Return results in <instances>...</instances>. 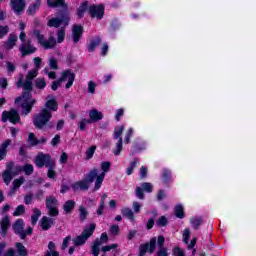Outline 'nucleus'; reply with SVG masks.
I'll return each mask as SVG.
<instances>
[{"instance_id": "2f4dec72", "label": "nucleus", "mask_w": 256, "mask_h": 256, "mask_svg": "<svg viewBox=\"0 0 256 256\" xmlns=\"http://www.w3.org/2000/svg\"><path fill=\"white\" fill-rule=\"evenodd\" d=\"M49 7H67L65 0H48Z\"/></svg>"}, {"instance_id": "052dcab7", "label": "nucleus", "mask_w": 256, "mask_h": 256, "mask_svg": "<svg viewBox=\"0 0 256 256\" xmlns=\"http://www.w3.org/2000/svg\"><path fill=\"white\" fill-rule=\"evenodd\" d=\"M97 87V84L95 82L90 81L88 83V93H91L92 95L95 93V88Z\"/></svg>"}, {"instance_id": "6ab92c4d", "label": "nucleus", "mask_w": 256, "mask_h": 256, "mask_svg": "<svg viewBox=\"0 0 256 256\" xmlns=\"http://www.w3.org/2000/svg\"><path fill=\"white\" fill-rule=\"evenodd\" d=\"M20 51L22 53V57H25V55H31V53H35V51H37V48L31 45V41H28L27 43L21 45Z\"/></svg>"}, {"instance_id": "6e6d98bb", "label": "nucleus", "mask_w": 256, "mask_h": 256, "mask_svg": "<svg viewBox=\"0 0 256 256\" xmlns=\"http://www.w3.org/2000/svg\"><path fill=\"white\" fill-rule=\"evenodd\" d=\"M132 135H133V128H130V129H128V131H127V133L125 135L124 143L129 144L130 141H131Z\"/></svg>"}, {"instance_id": "7ed1b4c3", "label": "nucleus", "mask_w": 256, "mask_h": 256, "mask_svg": "<svg viewBox=\"0 0 256 256\" xmlns=\"http://www.w3.org/2000/svg\"><path fill=\"white\" fill-rule=\"evenodd\" d=\"M65 81H67L65 88L70 89V87L73 86V81H75V74H73V72L70 70L64 71L61 78L52 83V91H57V89L61 87V83H65Z\"/></svg>"}, {"instance_id": "4c0bfd02", "label": "nucleus", "mask_w": 256, "mask_h": 256, "mask_svg": "<svg viewBox=\"0 0 256 256\" xmlns=\"http://www.w3.org/2000/svg\"><path fill=\"white\" fill-rule=\"evenodd\" d=\"M79 213L80 221H85V219H87V215H89L87 208H85L84 206L79 207Z\"/></svg>"}, {"instance_id": "f03ea898", "label": "nucleus", "mask_w": 256, "mask_h": 256, "mask_svg": "<svg viewBox=\"0 0 256 256\" xmlns=\"http://www.w3.org/2000/svg\"><path fill=\"white\" fill-rule=\"evenodd\" d=\"M100 167L101 170L93 168L89 172L90 181H95L94 191H99V189H101V185H103V181L105 180V174L109 173V169H111V162H102Z\"/></svg>"}, {"instance_id": "0e129e2a", "label": "nucleus", "mask_w": 256, "mask_h": 256, "mask_svg": "<svg viewBox=\"0 0 256 256\" xmlns=\"http://www.w3.org/2000/svg\"><path fill=\"white\" fill-rule=\"evenodd\" d=\"M157 256H169V252H167V248H160L156 253Z\"/></svg>"}, {"instance_id": "6e6552de", "label": "nucleus", "mask_w": 256, "mask_h": 256, "mask_svg": "<svg viewBox=\"0 0 256 256\" xmlns=\"http://www.w3.org/2000/svg\"><path fill=\"white\" fill-rule=\"evenodd\" d=\"M34 163L36 167H39V169L43 167H53L55 165V161L51 159V155L44 154L43 152L38 153L35 157Z\"/></svg>"}, {"instance_id": "5701e85b", "label": "nucleus", "mask_w": 256, "mask_h": 256, "mask_svg": "<svg viewBox=\"0 0 256 256\" xmlns=\"http://www.w3.org/2000/svg\"><path fill=\"white\" fill-rule=\"evenodd\" d=\"M91 123H97V121H101L103 119V113L99 112L97 109H92L89 113Z\"/></svg>"}, {"instance_id": "4468645a", "label": "nucleus", "mask_w": 256, "mask_h": 256, "mask_svg": "<svg viewBox=\"0 0 256 256\" xmlns=\"http://www.w3.org/2000/svg\"><path fill=\"white\" fill-rule=\"evenodd\" d=\"M19 113L16 110H11L10 112L4 111L2 113V121L6 123V121H10V123H19Z\"/></svg>"}, {"instance_id": "09e8293b", "label": "nucleus", "mask_w": 256, "mask_h": 256, "mask_svg": "<svg viewBox=\"0 0 256 256\" xmlns=\"http://www.w3.org/2000/svg\"><path fill=\"white\" fill-rule=\"evenodd\" d=\"M182 236H183V241L186 244H188L189 239L191 238V231H189V228L184 229Z\"/></svg>"}, {"instance_id": "20e7f679", "label": "nucleus", "mask_w": 256, "mask_h": 256, "mask_svg": "<svg viewBox=\"0 0 256 256\" xmlns=\"http://www.w3.org/2000/svg\"><path fill=\"white\" fill-rule=\"evenodd\" d=\"M21 173V166H15L13 162H8L6 164V170L3 172L2 177L4 179V183L9 185L13 180V177L19 175Z\"/></svg>"}, {"instance_id": "72a5a7b5", "label": "nucleus", "mask_w": 256, "mask_h": 256, "mask_svg": "<svg viewBox=\"0 0 256 256\" xmlns=\"http://www.w3.org/2000/svg\"><path fill=\"white\" fill-rule=\"evenodd\" d=\"M123 217H127L128 219H130V221H135V216L133 214V210L130 208H124L121 211Z\"/></svg>"}, {"instance_id": "393cba45", "label": "nucleus", "mask_w": 256, "mask_h": 256, "mask_svg": "<svg viewBox=\"0 0 256 256\" xmlns=\"http://www.w3.org/2000/svg\"><path fill=\"white\" fill-rule=\"evenodd\" d=\"M47 140L45 138H41L40 140L35 137V134L30 133L28 136V143L31 147H35V145H39L41 143H46Z\"/></svg>"}, {"instance_id": "f3484780", "label": "nucleus", "mask_w": 256, "mask_h": 256, "mask_svg": "<svg viewBox=\"0 0 256 256\" xmlns=\"http://www.w3.org/2000/svg\"><path fill=\"white\" fill-rule=\"evenodd\" d=\"M61 25L67 26L69 25V19L65 18V16H62L60 18H51L48 21V27H61Z\"/></svg>"}, {"instance_id": "423d86ee", "label": "nucleus", "mask_w": 256, "mask_h": 256, "mask_svg": "<svg viewBox=\"0 0 256 256\" xmlns=\"http://www.w3.org/2000/svg\"><path fill=\"white\" fill-rule=\"evenodd\" d=\"M123 131H125V126L123 125L116 126L114 129V139L117 142L115 144L113 153L116 156L121 155V152L123 151V138L121 137V135H123Z\"/></svg>"}, {"instance_id": "3c124183", "label": "nucleus", "mask_w": 256, "mask_h": 256, "mask_svg": "<svg viewBox=\"0 0 256 256\" xmlns=\"http://www.w3.org/2000/svg\"><path fill=\"white\" fill-rule=\"evenodd\" d=\"M172 255H174V256H185V252L179 246H176L172 250Z\"/></svg>"}, {"instance_id": "bb28decb", "label": "nucleus", "mask_w": 256, "mask_h": 256, "mask_svg": "<svg viewBox=\"0 0 256 256\" xmlns=\"http://www.w3.org/2000/svg\"><path fill=\"white\" fill-rule=\"evenodd\" d=\"M15 43H17V35L10 34L8 40L5 43V48L6 49H13V47H15Z\"/></svg>"}, {"instance_id": "69168bd1", "label": "nucleus", "mask_w": 256, "mask_h": 256, "mask_svg": "<svg viewBox=\"0 0 256 256\" xmlns=\"http://www.w3.org/2000/svg\"><path fill=\"white\" fill-rule=\"evenodd\" d=\"M132 207L134 209V213H140V211H141V204H139V202H133Z\"/></svg>"}, {"instance_id": "e433bc0d", "label": "nucleus", "mask_w": 256, "mask_h": 256, "mask_svg": "<svg viewBox=\"0 0 256 256\" xmlns=\"http://www.w3.org/2000/svg\"><path fill=\"white\" fill-rule=\"evenodd\" d=\"M41 7V1H36L34 4L30 5L28 8V13L30 15H33L35 11H39V8Z\"/></svg>"}, {"instance_id": "ddd939ff", "label": "nucleus", "mask_w": 256, "mask_h": 256, "mask_svg": "<svg viewBox=\"0 0 256 256\" xmlns=\"http://www.w3.org/2000/svg\"><path fill=\"white\" fill-rule=\"evenodd\" d=\"M109 241V237L107 236V233H102L100 240L96 239L92 245V255L99 256V251H101L100 247L103 245V243H107Z\"/></svg>"}, {"instance_id": "f704fd0d", "label": "nucleus", "mask_w": 256, "mask_h": 256, "mask_svg": "<svg viewBox=\"0 0 256 256\" xmlns=\"http://www.w3.org/2000/svg\"><path fill=\"white\" fill-rule=\"evenodd\" d=\"M63 209H64L65 213H71V211H73V209H75V201H73V200L66 201Z\"/></svg>"}, {"instance_id": "a211bd4d", "label": "nucleus", "mask_w": 256, "mask_h": 256, "mask_svg": "<svg viewBox=\"0 0 256 256\" xmlns=\"http://www.w3.org/2000/svg\"><path fill=\"white\" fill-rule=\"evenodd\" d=\"M11 7L16 15H21L25 9V0H12Z\"/></svg>"}, {"instance_id": "774afa93", "label": "nucleus", "mask_w": 256, "mask_h": 256, "mask_svg": "<svg viewBox=\"0 0 256 256\" xmlns=\"http://www.w3.org/2000/svg\"><path fill=\"white\" fill-rule=\"evenodd\" d=\"M140 177H141L142 179H145V177H147V167L142 166V167L140 168Z\"/></svg>"}, {"instance_id": "13d9d810", "label": "nucleus", "mask_w": 256, "mask_h": 256, "mask_svg": "<svg viewBox=\"0 0 256 256\" xmlns=\"http://www.w3.org/2000/svg\"><path fill=\"white\" fill-rule=\"evenodd\" d=\"M136 197L138 199H145V195L143 194V188L142 187H139V186L136 187Z\"/></svg>"}, {"instance_id": "4d7b16f0", "label": "nucleus", "mask_w": 256, "mask_h": 256, "mask_svg": "<svg viewBox=\"0 0 256 256\" xmlns=\"http://www.w3.org/2000/svg\"><path fill=\"white\" fill-rule=\"evenodd\" d=\"M156 225H159V227H165V225H167V218L165 216H161L157 220Z\"/></svg>"}, {"instance_id": "8fccbe9b", "label": "nucleus", "mask_w": 256, "mask_h": 256, "mask_svg": "<svg viewBox=\"0 0 256 256\" xmlns=\"http://www.w3.org/2000/svg\"><path fill=\"white\" fill-rule=\"evenodd\" d=\"M65 41V29L61 28L57 33V43Z\"/></svg>"}, {"instance_id": "680f3d73", "label": "nucleus", "mask_w": 256, "mask_h": 256, "mask_svg": "<svg viewBox=\"0 0 256 256\" xmlns=\"http://www.w3.org/2000/svg\"><path fill=\"white\" fill-rule=\"evenodd\" d=\"M162 175H163L164 183H167V181L171 179V171L167 169L163 170Z\"/></svg>"}, {"instance_id": "79ce46f5", "label": "nucleus", "mask_w": 256, "mask_h": 256, "mask_svg": "<svg viewBox=\"0 0 256 256\" xmlns=\"http://www.w3.org/2000/svg\"><path fill=\"white\" fill-rule=\"evenodd\" d=\"M97 150V146H91L86 150V159H93V155H95V151Z\"/></svg>"}, {"instance_id": "c9c22d12", "label": "nucleus", "mask_w": 256, "mask_h": 256, "mask_svg": "<svg viewBox=\"0 0 256 256\" xmlns=\"http://www.w3.org/2000/svg\"><path fill=\"white\" fill-rule=\"evenodd\" d=\"M105 199H107V194H103L101 197L100 205L97 209V215H103V210L105 209Z\"/></svg>"}, {"instance_id": "0eeeda50", "label": "nucleus", "mask_w": 256, "mask_h": 256, "mask_svg": "<svg viewBox=\"0 0 256 256\" xmlns=\"http://www.w3.org/2000/svg\"><path fill=\"white\" fill-rule=\"evenodd\" d=\"M95 224H90L88 227H86L82 234L79 236H76L73 239V243L74 245H76V247H79L81 245H85V243L87 242V239L89 237H91V235H93V233H95Z\"/></svg>"}, {"instance_id": "e2e57ef3", "label": "nucleus", "mask_w": 256, "mask_h": 256, "mask_svg": "<svg viewBox=\"0 0 256 256\" xmlns=\"http://www.w3.org/2000/svg\"><path fill=\"white\" fill-rule=\"evenodd\" d=\"M124 113H125V110L121 108L116 110V115H115L116 121H121V117H123Z\"/></svg>"}, {"instance_id": "864d4df0", "label": "nucleus", "mask_w": 256, "mask_h": 256, "mask_svg": "<svg viewBox=\"0 0 256 256\" xmlns=\"http://www.w3.org/2000/svg\"><path fill=\"white\" fill-rule=\"evenodd\" d=\"M117 247H119L118 244H110V245H107V246H103L101 248V251H103V253H107V251H111L112 249H117Z\"/></svg>"}, {"instance_id": "338daca9", "label": "nucleus", "mask_w": 256, "mask_h": 256, "mask_svg": "<svg viewBox=\"0 0 256 256\" xmlns=\"http://www.w3.org/2000/svg\"><path fill=\"white\" fill-rule=\"evenodd\" d=\"M110 233L112 235H118L119 234V226L112 225V227L110 228Z\"/></svg>"}, {"instance_id": "49530a36", "label": "nucleus", "mask_w": 256, "mask_h": 256, "mask_svg": "<svg viewBox=\"0 0 256 256\" xmlns=\"http://www.w3.org/2000/svg\"><path fill=\"white\" fill-rule=\"evenodd\" d=\"M49 67L50 69H53L54 71H57V69H59V66L57 65V59L51 57L49 58Z\"/></svg>"}, {"instance_id": "7c9ffc66", "label": "nucleus", "mask_w": 256, "mask_h": 256, "mask_svg": "<svg viewBox=\"0 0 256 256\" xmlns=\"http://www.w3.org/2000/svg\"><path fill=\"white\" fill-rule=\"evenodd\" d=\"M33 214L31 216L32 225H37V221H39V217H41V210L38 208H33Z\"/></svg>"}, {"instance_id": "37998d69", "label": "nucleus", "mask_w": 256, "mask_h": 256, "mask_svg": "<svg viewBox=\"0 0 256 256\" xmlns=\"http://www.w3.org/2000/svg\"><path fill=\"white\" fill-rule=\"evenodd\" d=\"M35 85L37 89H45V87H47V82H45V79L43 78H38L35 81Z\"/></svg>"}, {"instance_id": "bf43d9fd", "label": "nucleus", "mask_w": 256, "mask_h": 256, "mask_svg": "<svg viewBox=\"0 0 256 256\" xmlns=\"http://www.w3.org/2000/svg\"><path fill=\"white\" fill-rule=\"evenodd\" d=\"M7 33H9V27L0 26V39H3V37H5V35H7Z\"/></svg>"}, {"instance_id": "c756f323", "label": "nucleus", "mask_w": 256, "mask_h": 256, "mask_svg": "<svg viewBox=\"0 0 256 256\" xmlns=\"http://www.w3.org/2000/svg\"><path fill=\"white\" fill-rule=\"evenodd\" d=\"M99 45H101V38L96 37V38H94V39L90 42V44H89V46H88V51H89L90 53H93V51H95V48H96V47H99Z\"/></svg>"}, {"instance_id": "9b49d317", "label": "nucleus", "mask_w": 256, "mask_h": 256, "mask_svg": "<svg viewBox=\"0 0 256 256\" xmlns=\"http://www.w3.org/2000/svg\"><path fill=\"white\" fill-rule=\"evenodd\" d=\"M93 181L95 180H91V178H89L88 173L85 179L77 181L74 184H72V189L73 191H87V189H89V186L91 185V183H93Z\"/></svg>"}, {"instance_id": "412c9836", "label": "nucleus", "mask_w": 256, "mask_h": 256, "mask_svg": "<svg viewBox=\"0 0 256 256\" xmlns=\"http://www.w3.org/2000/svg\"><path fill=\"white\" fill-rule=\"evenodd\" d=\"M0 227H1V235L2 237H5L7 235V229L11 227V220L9 219V216H5L0 221Z\"/></svg>"}, {"instance_id": "aec40b11", "label": "nucleus", "mask_w": 256, "mask_h": 256, "mask_svg": "<svg viewBox=\"0 0 256 256\" xmlns=\"http://www.w3.org/2000/svg\"><path fill=\"white\" fill-rule=\"evenodd\" d=\"M45 107L47 111H57L59 109V106L57 104V100L55 99V96H48L47 101L45 103Z\"/></svg>"}, {"instance_id": "603ef678", "label": "nucleus", "mask_w": 256, "mask_h": 256, "mask_svg": "<svg viewBox=\"0 0 256 256\" xmlns=\"http://www.w3.org/2000/svg\"><path fill=\"white\" fill-rule=\"evenodd\" d=\"M91 120L89 119H83L81 122H80V125H79V129L80 131H85V129H87V124H91Z\"/></svg>"}, {"instance_id": "a19ab883", "label": "nucleus", "mask_w": 256, "mask_h": 256, "mask_svg": "<svg viewBox=\"0 0 256 256\" xmlns=\"http://www.w3.org/2000/svg\"><path fill=\"white\" fill-rule=\"evenodd\" d=\"M21 171H24L25 175H32L34 168L31 164H25L23 167H21Z\"/></svg>"}, {"instance_id": "a878e982", "label": "nucleus", "mask_w": 256, "mask_h": 256, "mask_svg": "<svg viewBox=\"0 0 256 256\" xmlns=\"http://www.w3.org/2000/svg\"><path fill=\"white\" fill-rule=\"evenodd\" d=\"M9 145H11V139H7L2 143L0 148V161H3V159L7 157V147H9Z\"/></svg>"}, {"instance_id": "de8ad7c7", "label": "nucleus", "mask_w": 256, "mask_h": 256, "mask_svg": "<svg viewBox=\"0 0 256 256\" xmlns=\"http://www.w3.org/2000/svg\"><path fill=\"white\" fill-rule=\"evenodd\" d=\"M48 168V173L47 176L49 177V179H55V177H57V173L55 172V162L54 165L52 167H47Z\"/></svg>"}, {"instance_id": "cd10ccee", "label": "nucleus", "mask_w": 256, "mask_h": 256, "mask_svg": "<svg viewBox=\"0 0 256 256\" xmlns=\"http://www.w3.org/2000/svg\"><path fill=\"white\" fill-rule=\"evenodd\" d=\"M145 149V142L137 140L133 143L132 153H137L138 151H143Z\"/></svg>"}, {"instance_id": "a18cd8bd", "label": "nucleus", "mask_w": 256, "mask_h": 256, "mask_svg": "<svg viewBox=\"0 0 256 256\" xmlns=\"http://www.w3.org/2000/svg\"><path fill=\"white\" fill-rule=\"evenodd\" d=\"M25 213V206L19 205L13 212L14 217H20V215H23Z\"/></svg>"}, {"instance_id": "2eb2a0df", "label": "nucleus", "mask_w": 256, "mask_h": 256, "mask_svg": "<svg viewBox=\"0 0 256 256\" xmlns=\"http://www.w3.org/2000/svg\"><path fill=\"white\" fill-rule=\"evenodd\" d=\"M89 11L91 17H96V19H103V15H105V7L103 4L90 6Z\"/></svg>"}, {"instance_id": "58836bf2", "label": "nucleus", "mask_w": 256, "mask_h": 256, "mask_svg": "<svg viewBox=\"0 0 256 256\" xmlns=\"http://www.w3.org/2000/svg\"><path fill=\"white\" fill-rule=\"evenodd\" d=\"M190 223L192 224V227L194 229H197L201 225V223H203V220L199 217H192L190 219Z\"/></svg>"}, {"instance_id": "f257e3e1", "label": "nucleus", "mask_w": 256, "mask_h": 256, "mask_svg": "<svg viewBox=\"0 0 256 256\" xmlns=\"http://www.w3.org/2000/svg\"><path fill=\"white\" fill-rule=\"evenodd\" d=\"M39 74V70L33 69L32 71L28 72L26 76V81L23 83V77H21L17 82V87H23L24 93L22 97H18L15 100V103H21V107L23 109V113L27 115L31 113V109H33V105L37 103V100L31 98V89L33 86V79L37 77Z\"/></svg>"}, {"instance_id": "473e14b6", "label": "nucleus", "mask_w": 256, "mask_h": 256, "mask_svg": "<svg viewBox=\"0 0 256 256\" xmlns=\"http://www.w3.org/2000/svg\"><path fill=\"white\" fill-rule=\"evenodd\" d=\"M87 7H89V3L87 1L83 2L79 8L77 9V16L81 19L85 12L87 11Z\"/></svg>"}, {"instance_id": "5fc2aeb1", "label": "nucleus", "mask_w": 256, "mask_h": 256, "mask_svg": "<svg viewBox=\"0 0 256 256\" xmlns=\"http://www.w3.org/2000/svg\"><path fill=\"white\" fill-rule=\"evenodd\" d=\"M142 189L147 193H151V191H153V185L149 182H144L142 183Z\"/></svg>"}, {"instance_id": "c85d7f7f", "label": "nucleus", "mask_w": 256, "mask_h": 256, "mask_svg": "<svg viewBox=\"0 0 256 256\" xmlns=\"http://www.w3.org/2000/svg\"><path fill=\"white\" fill-rule=\"evenodd\" d=\"M24 183H25V178L24 177H20L18 179H15L12 182V193H15L17 191V189H19V187H21Z\"/></svg>"}, {"instance_id": "b1692460", "label": "nucleus", "mask_w": 256, "mask_h": 256, "mask_svg": "<svg viewBox=\"0 0 256 256\" xmlns=\"http://www.w3.org/2000/svg\"><path fill=\"white\" fill-rule=\"evenodd\" d=\"M72 32L74 43H78V41L81 39V36L83 35V26H74Z\"/></svg>"}, {"instance_id": "1a4fd4ad", "label": "nucleus", "mask_w": 256, "mask_h": 256, "mask_svg": "<svg viewBox=\"0 0 256 256\" xmlns=\"http://www.w3.org/2000/svg\"><path fill=\"white\" fill-rule=\"evenodd\" d=\"M46 208L50 217H57L59 215V201L54 196L46 197Z\"/></svg>"}, {"instance_id": "c03bdc74", "label": "nucleus", "mask_w": 256, "mask_h": 256, "mask_svg": "<svg viewBox=\"0 0 256 256\" xmlns=\"http://www.w3.org/2000/svg\"><path fill=\"white\" fill-rule=\"evenodd\" d=\"M175 215L178 217V219H183L185 217V213L183 212V206L177 205L175 207Z\"/></svg>"}, {"instance_id": "ea45409f", "label": "nucleus", "mask_w": 256, "mask_h": 256, "mask_svg": "<svg viewBox=\"0 0 256 256\" xmlns=\"http://www.w3.org/2000/svg\"><path fill=\"white\" fill-rule=\"evenodd\" d=\"M16 249L20 256H27V248L21 243H16Z\"/></svg>"}, {"instance_id": "9d476101", "label": "nucleus", "mask_w": 256, "mask_h": 256, "mask_svg": "<svg viewBox=\"0 0 256 256\" xmlns=\"http://www.w3.org/2000/svg\"><path fill=\"white\" fill-rule=\"evenodd\" d=\"M36 39H38L40 45L45 49H53L57 45V41L51 36L48 40H45V37L39 33V31H34Z\"/></svg>"}, {"instance_id": "f8f14e48", "label": "nucleus", "mask_w": 256, "mask_h": 256, "mask_svg": "<svg viewBox=\"0 0 256 256\" xmlns=\"http://www.w3.org/2000/svg\"><path fill=\"white\" fill-rule=\"evenodd\" d=\"M156 245H157V238L156 237L151 238L149 243L142 244L140 246L139 256H145L147 251H148V253H150V255H153V253H155Z\"/></svg>"}, {"instance_id": "dca6fc26", "label": "nucleus", "mask_w": 256, "mask_h": 256, "mask_svg": "<svg viewBox=\"0 0 256 256\" xmlns=\"http://www.w3.org/2000/svg\"><path fill=\"white\" fill-rule=\"evenodd\" d=\"M12 229L16 235L20 236V239H25V222L23 219H18L12 226Z\"/></svg>"}, {"instance_id": "4be33fe9", "label": "nucleus", "mask_w": 256, "mask_h": 256, "mask_svg": "<svg viewBox=\"0 0 256 256\" xmlns=\"http://www.w3.org/2000/svg\"><path fill=\"white\" fill-rule=\"evenodd\" d=\"M53 225H54L53 218L44 216L40 220V227L43 231H49V228L53 227Z\"/></svg>"}, {"instance_id": "39448f33", "label": "nucleus", "mask_w": 256, "mask_h": 256, "mask_svg": "<svg viewBox=\"0 0 256 256\" xmlns=\"http://www.w3.org/2000/svg\"><path fill=\"white\" fill-rule=\"evenodd\" d=\"M51 117L53 115L51 114V111L47 110V108H44L34 117V125L37 127V129H43L47 123L51 120Z\"/></svg>"}]
</instances>
